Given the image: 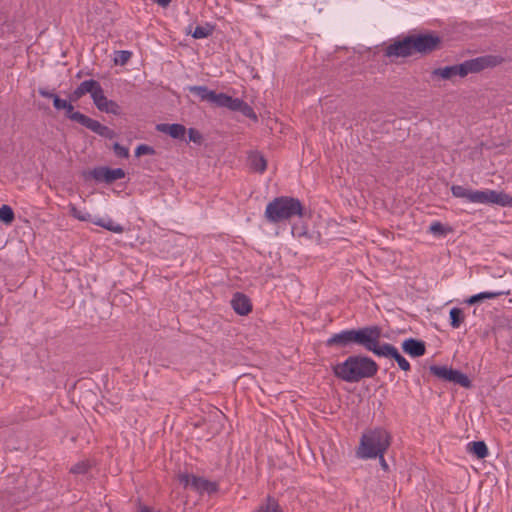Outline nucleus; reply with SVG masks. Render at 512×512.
<instances>
[{"label":"nucleus","mask_w":512,"mask_h":512,"mask_svg":"<svg viewBox=\"0 0 512 512\" xmlns=\"http://www.w3.org/2000/svg\"><path fill=\"white\" fill-rule=\"evenodd\" d=\"M468 451L478 459H484L488 455V448L484 441H474L468 444Z\"/></svg>","instance_id":"24"},{"label":"nucleus","mask_w":512,"mask_h":512,"mask_svg":"<svg viewBox=\"0 0 512 512\" xmlns=\"http://www.w3.org/2000/svg\"><path fill=\"white\" fill-rule=\"evenodd\" d=\"M113 150H114L115 155L119 158H128L129 157L128 148L120 145L117 142L113 145Z\"/></svg>","instance_id":"37"},{"label":"nucleus","mask_w":512,"mask_h":512,"mask_svg":"<svg viewBox=\"0 0 512 512\" xmlns=\"http://www.w3.org/2000/svg\"><path fill=\"white\" fill-rule=\"evenodd\" d=\"M469 201L472 203L498 204L508 206L512 204V197L504 192L494 190H475L469 195Z\"/></svg>","instance_id":"6"},{"label":"nucleus","mask_w":512,"mask_h":512,"mask_svg":"<svg viewBox=\"0 0 512 512\" xmlns=\"http://www.w3.org/2000/svg\"><path fill=\"white\" fill-rule=\"evenodd\" d=\"M376 356L394 359L397 362L399 368L403 371H409L411 368L407 359L403 357L397 348L390 343L381 344Z\"/></svg>","instance_id":"12"},{"label":"nucleus","mask_w":512,"mask_h":512,"mask_svg":"<svg viewBox=\"0 0 512 512\" xmlns=\"http://www.w3.org/2000/svg\"><path fill=\"white\" fill-rule=\"evenodd\" d=\"M413 54H429L439 49L441 39L433 34H413L409 35Z\"/></svg>","instance_id":"7"},{"label":"nucleus","mask_w":512,"mask_h":512,"mask_svg":"<svg viewBox=\"0 0 512 512\" xmlns=\"http://www.w3.org/2000/svg\"><path fill=\"white\" fill-rule=\"evenodd\" d=\"M231 96H228L225 93H216L214 92L213 99L211 103L215 104L218 107H228L229 99Z\"/></svg>","instance_id":"31"},{"label":"nucleus","mask_w":512,"mask_h":512,"mask_svg":"<svg viewBox=\"0 0 512 512\" xmlns=\"http://www.w3.org/2000/svg\"><path fill=\"white\" fill-rule=\"evenodd\" d=\"M70 213L71 215L81 221H88L90 220V214L87 212H82L81 210L77 209L75 206L70 207Z\"/></svg>","instance_id":"36"},{"label":"nucleus","mask_w":512,"mask_h":512,"mask_svg":"<svg viewBox=\"0 0 512 512\" xmlns=\"http://www.w3.org/2000/svg\"><path fill=\"white\" fill-rule=\"evenodd\" d=\"M390 445V436L384 429L370 430L361 437L357 455L363 459L382 458Z\"/></svg>","instance_id":"4"},{"label":"nucleus","mask_w":512,"mask_h":512,"mask_svg":"<svg viewBox=\"0 0 512 512\" xmlns=\"http://www.w3.org/2000/svg\"><path fill=\"white\" fill-rule=\"evenodd\" d=\"M451 192L454 197L466 198L469 201V195L471 194L472 190L467 189L461 185H453L451 187Z\"/></svg>","instance_id":"32"},{"label":"nucleus","mask_w":512,"mask_h":512,"mask_svg":"<svg viewBox=\"0 0 512 512\" xmlns=\"http://www.w3.org/2000/svg\"><path fill=\"white\" fill-rule=\"evenodd\" d=\"M101 89L102 87L98 81L93 79L85 80L70 94V101L76 102L87 93L94 100V97H96Z\"/></svg>","instance_id":"13"},{"label":"nucleus","mask_w":512,"mask_h":512,"mask_svg":"<svg viewBox=\"0 0 512 512\" xmlns=\"http://www.w3.org/2000/svg\"><path fill=\"white\" fill-rule=\"evenodd\" d=\"M377 363L364 355L349 356L344 362L333 366L334 375L348 383H357L362 379L372 378L378 372Z\"/></svg>","instance_id":"1"},{"label":"nucleus","mask_w":512,"mask_h":512,"mask_svg":"<svg viewBox=\"0 0 512 512\" xmlns=\"http://www.w3.org/2000/svg\"><path fill=\"white\" fill-rule=\"evenodd\" d=\"M238 111L241 112L244 116H246L248 118L257 120V116H256L254 110L252 109V107L244 101L242 102L240 109Z\"/></svg>","instance_id":"35"},{"label":"nucleus","mask_w":512,"mask_h":512,"mask_svg":"<svg viewBox=\"0 0 512 512\" xmlns=\"http://www.w3.org/2000/svg\"><path fill=\"white\" fill-rule=\"evenodd\" d=\"M89 175L98 182L111 184L118 179L124 178L125 171L121 168L96 167L89 172Z\"/></svg>","instance_id":"11"},{"label":"nucleus","mask_w":512,"mask_h":512,"mask_svg":"<svg viewBox=\"0 0 512 512\" xmlns=\"http://www.w3.org/2000/svg\"><path fill=\"white\" fill-rule=\"evenodd\" d=\"M85 127L91 130L92 132L98 134L99 136L107 139H113L116 137V133L114 130L102 125L99 121L94 120L92 118L89 119Z\"/></svg>","instance_id":"19"},{"label":"nucleus","mask_w":512,"mask_h":512,"mask_svg":"<svg viewBox=\"0 0 512 512\" xmlns=\"http://www.w3.org/2000/svg\"><path fill=\"white\" fill-rule=\"evenodd\" d=\"M93 222H94V224H96L100 227H103V228H105L111 232H114V233L124 232V228L120 224H117L114 221H112L111 219L105 220V219L99 218Z\"/></svg>","instance_id":"25"},{"label":"nucleus","mask_w":512,"mask_h":512,"mask_svg":"<svg viewBox=\"0 0 512 512\" xmlns=\"http://www.w3.org/2000/svg\"><path fill=\"white\" fill-rule=\"evenodd\" d=\"M131 55L132 54L129 51H125V50L117 51L114 61L118 65H125L131 58Z\"/></svg>","instance_id":"33"},{"label":"nucleus","mask_w":512,"mask_h":512,"mask_svg":"<svg viewBox=\"0 0 512 512\" xmlns=\"http://www.w3.org/2000/svg\"><path fill=\"white\" fill-rule=\"evenodd\" d=\"M503 62V58L497 55H485L464 61L461 64L439 67L431 72L433 78L451 80L455 76L465 77L469 73H478L485 68L495 67Z\"/></svg>","instance_id":"2"},{"label":"nucleus","mask_w":512,"mask_h":512,"mask_svg":"<svg viewBox=\"0 0 512 512\" xmlns=\"http://www.w3.org/2000/svg\"><path fill=\"white\" fill-rule=\"evenodd\" d=\"M154 154H155L154 148L149 145H146V144H140L139 146H137V148L135 150V155L137 157H140L142 155H154Z\"/></svg>","instance_id":"34"},{"label":"nucleus","mask_w":512,"mask_h":512,"mask_svg":"<svg viewBox=\"0 0 512 512\" xmlns=\"http://www.w3.org/2000/svg\"><path fill=\"white\" fill-rule=\"evenodd\" d=\"M67 104H68V101L61 99L57 94L54 96L53 105H54L55 109H57V110L64 109Z\"/></svg>","instance_id":"41"},{"label":"nucleus","mask_w":512,"mask_h":512,"mask_svg":"<svg viewBox=\"0 0 512 512\" xmlns=\"http://www.w3.org/2000/svg\"><path fill=\"white\" fill-rule=\"evenodd\" d=\"M464 321V313L460 308L450 310V325L453 328H459Z\"/></svg>","instance_id":"29"},{"label":"nucleus","mask_w":512,"mask_h":512,"mask_svg":"<svg viewBox=\"0 0 512 512\" xmlns=\"http://www.w3.org/2000/svg\"><path fill=\"white\" fill-rule=\"evenodd\" d=\"M65 110V116L70 119L71 121L77 122L82 126H86L87 122L89 121L90 117L82 114L79 111H74L73 105L68 102L66 107L63 109Z\"/></svg>","instance_id":"22"},{"label":"nucleus","mask_w":512,"mask_h":512,"mask_svg":"<svg viewBox=\"0 0 512 512\" xmlns=\"http://www.w3.org/2000/svg\"><path fill=\"white\" fill-rule=\"evenodd\" d=\"M188 137H189L190 142H193L196 144H201L202 140H203L201 133L195 128H190L188 130Z\"/></svg>","instance_id":"38"},{"label":"nucleus","mask_w":512,"mask_h":512,"mask_svg":"<svg viewBox=\"0 0 512 512\" xmlns=\"http://www.w3.org/2000/svg\"><path fill=\"white\" fill-rule=\"evenodd\" d=\"M250 168L256 172L263 173L267 168V161L259 152H250L248 156Z\"/></svg>","instance_id":"20"},{"label":"nucleus","mask_w":512,"mask_h":512,"mask_svg":"<svg viewBox=\"0 0 512 512\" xmlns=\"http://www.w3.org/2000/svg\"><path fill=\"white\" fill-rule=\"evenodd\" d=\"M156 130L158 132H162L165 134H168L170 137L174 139H183L186 134V128L182 124L174 123V124H167V123H161L156 125Z\"/></svg>","instance_id":"18"},{"label":"nucleus","mask_w":512,"mask_h":512,"mask_svg":"<svg viewBox=\"0 0 512 512\" xmlns=\"http://www.w3.org/2000/svg\"><path fill=\"white\" fill-rule=\"evenodd\" d=\"M188 91L196 96H198L202 101L210 102L213 99L214 92L209 90L206 86H189Z\"/></svg>","instance_id":"23"},{"label":"nucleus","mask_w":512,"mask_h":512,"mask_svg":"<svg viewBox=\"0 0 512 512\" xmlns=\"http://www.w3.org/2000/svg\"><path fill=\"white\" fill-rule=\"evenodd\" d=\"M38 92H39V94L42 97H45V98H52L53 99L54 96L56 95L55 93L50 92V91H48L47 89H44V88H39Z\"/></svg>","instance_id":"42"},{"label":"nucleus","mask_w":512,"mask_h":512,"mask_svg":"<svg viewBox=\"0 0 512 512\" xmlns=\"http://www.w3.org/2000/svg\"><path fill=\"white\" fill-rule=\"evenodd\" d=\"M92 463L89 460H82L74 464L70 468V473L74 475H86L92 467Z\"/></svg>","instance_id":"26"},{"label":"nucleus","mask_w":512,"mask_h":512,"mask_svg":"<svg viewBox=\"0 0 512 512\" xmlns=\"http://www.w3.org/2000/svg\"><path fill=\"white\" fill-rule=\"evenodd\" d=\"M178 480L180 484L184 486V488L190 487L191 489L199 493H212L217 491V484L203 477H198L189 474H179Z\"/></svg>","instance_id":"9"},{"label":"nucleus","mask_w":512,"mask_h":512,"mask_svg":"<svg viewBox=\"0 0 512 512\" xmlns=\"http://www.w3.org/2000/svg\"><path fill=\"white\" fill-rule=\"evenodd\" d=\"M326 346L329 348H347L352 346L351 340V329L342 330L339 333L333 334L330 338H328L325 342Z\"/></svg>","instance_id":"15"},{"label":"nucleus","mask_w":512,"mask_h":512,"mask_svg":"<svg viewBox=\"0 0 512 512\" xmlns=\"http://www.w3.org/2000/svg\"><path fill=\"white\" fill-rule=\"evenodd\" d=\"M231 305L234 311L239 315H247L252 310V304L250 299L243 293H235Z\"/></svg>","instance_id":"17"},{"label":"nucleus","mask_w":512,"mask_h":512,"mask_svg":"<svg viewBox=\"0 0 512 512\" xmlns=\"http://www.w3.org/2000/svg\"><path fill=\"white\" fill-rule=\"evenodd\" d=\"M304 208L299 199L280 196L269 202L265 209V218L270 223H280L294 216L302 217Z\"/></svg>","instance_id":"3"},{"label":"nucleus","mask_w":512,"mask_h":512,"mask_svg":"<svg viewBox=\"0 0 512 512\" xmlns=\"http://www.w3.org/2000/svg\"><path fill=\"white\" fill-rule=\"evenodd\" d=\"M380 463H381V466L384 470H387L388 469V465L384 459V457L382 456V458H380Z\"/></svg>","instance_id":"44"},{"label":"nucleus","mask_w":512,"mask_h":512,"mask_svg":"<svg viewBox=\"0 0 512 512\" xmlns=\"http://www.w3.org/2000/svg\"><path fill=\"white\" fill-rule=\"evenodd\" d=\"M213 33V27L209 24L206 26H197L192 33V37L195 39H202L210 36Z\"/></svg>","instance_id":"30"},{"label":"nucleus","mask_w":512,"mask_h":512,"mask_svg":"<svg viewBox=\"0 0 512 512\" xmlns=\"http://www.w3.org/2000/svg\"><path fill=\"white\" fill-rule=\"evenodd\" d=\"M93 103L98 110L105 113L119 115L121 113L120 106L113 100H109L105 95L103 89L94 97Z\"/></svg>","instance_id":"14"},{"label":"nucleus","mask_w":512,"mask_h":512,"mask_svg":"<svg viewBox=\"0 0 512 512\" xmlns=\"http://www.w3.org/2000/svg\"><path fill=\"white\" fill-rule=\"evenodd\" d=\"M255 512H283V510L273 497L268 496L266 504L261 505Z\"/></svg>","instance_id":"27"},{"label":"nucleus","mask_w":512,"mask_h":512,"mask_svg":"<svg viewBox=\"0 0 512 512\" xmlns=\"http://www.w3.org/2000/svg\"><path fill=\"white\" fill-rule=\"evenodd\" d=\"M429 231L434 235H444L445 234V227L440 222H433L430 227Z\"/></svg>","instance_id":"39"},{"label":"nucleus","mask_w":512,"mask_h":512,"mask_svg":"<svg viewBox=\"0 0 512 512\" xmlns=\"http://www.w3.org/2000/svg\"><path fill=\"white\" fill-rule=\"evenodd\" d=\"M384 55L391 60L397 58H406L413 55L410 37L395 40L384 49Z\"/></svg>","instance_id":"10"},{"label":"nucleus","mask_w":512,"mask_h":512,"mask_svg":"<svg viewBox=\"0 0 512 512\" xmlns=\"http://www.w3.org/2000/svg\"><path fill=\"white\" fill-rule=\"evenodd\" d=\"M430 372L434 376H436L442 380L452 382L454 384H458L461 387H464V388L472 387V382L468 378V376L459 370H455V369H452L447 366L432 365V366H430Z\"/></svg>","instance_id":"8"},{"label":"nucleus","mask_w":512,"mask_h":512,"mask_svg":"<svg viewBox=\"0 0 512 512\" xmlns=\"http://www.w3.org/2000/svg\"><path fill=\"white\" fill-rule=\"evenodd\" d=\"M506 294H509V291H503V290H498V291H492V292H481L479 294H476V295H473L471 297H469L467 300H466V303L469 304V305H474L476 303H479L483 300H486V299H495L501 295H506Z\"/></svg>","instance_id":"21"},{"label":"nucleus","mask_w":512,"mask_h":512,"mask_svg":"<svg viewBox=\"0 0 512 512\" xmlns=\"http://www.w3.org/2000/svg\"><path fill=\"white\" fill-rule=\"evenodd\" d=\"M382 329L377 325L365 326L358 329H351L352 345H358L373 352L375 355L379 350Z\"/></svg>","instance_id":"5"},{"label":"nucleus","mask_w":512,"mask_h":512,"mask_svg":"<svg viewBox=\"0 0 512 512\" xmlns=\"http://www.w3.org/2000/svg\"><path fill=\"white\" fill-rule=\"evenodd\" d=\"M402 349L406 354L414 358L423 356L426 352L425 342L414 338L404 340Z\"/></svg>","instance_id":"16"},{"label":"nucleus","mask_w":512,"mask_h":512,"mask_svg":"<svg viewBox=\"0 0 512 512\" xmlns=\"http://www.w3.org/2000/svg\"><path fill=\"white\" fill-rule=\"evenodd\" d=\"M242 102H243V100H241L239 98L230 97L227 108L230 109L231 111H238L240 109Z\"/></svg>","instance_id":"40"},{"label":"nucleus","mask_w":512,"mask_h":512,"mask_svg":"<svg viewBox=\"0 0 512 512\" xmlns=\"http://www.w3.org/2000/svg\"><path fill=\"white\" fill-rule=\"evenodd\" d=\"M152 1L162 7H167L171 2V0H152Z\"/></svg>","instance_id":"43"},{"label":"nucleus","mask_w":512,"mask_h":512,"mask_svg":"<svg viewBox=\"0 0 512 512\" xmlns=\"http://www.w3.org/2000/svg\"><path fill=\"white\" fill-rule=\"evenodd\" d=\"M15 219L13 209L9 205H2L0 207V221L6 225L11 224Z\"/></svg>","instance_id":"28"}]
</instances>
